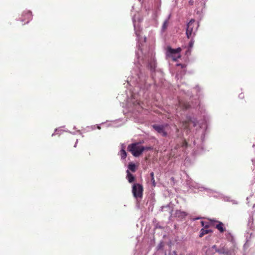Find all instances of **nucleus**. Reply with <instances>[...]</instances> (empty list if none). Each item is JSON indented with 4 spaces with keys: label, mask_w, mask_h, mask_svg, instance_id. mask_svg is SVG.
Here are the masks:
<instances>
[{
    "label": "nucleus",
    "mask_w": 255,
    "mask_h": 255,
    "mask_svg": "<svg viewBox=\"0 0 255 255\" xmlns=\"http://www.w3.org/2000/svg\"><path fill=\"white\" fill-rule=\"evenodd\" d=\"M96 129L95 126H92L90 127H87V129H85V130L86 131H89L90 130H94Z\"/></svg>",
    "instance_id": "28"
},
{
    "label": "nucleus",
    "mask_w": 255,
    "mask_h": 255,
    "mask_svg": "<svg viewBox=\"0 0 255 255\" xmlns=\"http://www.w3.org/2000/svg\"><path fill=\"white\" fill-rule=\"evenodd\" d=\"M195 21L194 19H191L187 24L186 34L188 39L194 36L199 26V23L196 24Z\"/></svg>",
    "instance_id": "4"
},
{
    "label": "nucleus",
    "mask_w": 255,
    "mask_h": 255,
    "mask_svg": "<svg viewBox=\"0 0 255 255\" xmlns=\"http://www.w3.org/2000/svg\"><path fill=\"white\" fill-rule=\"evenodd\" d=\"M168 126L167 124L162 125L154 124L152 125V127L158 133L161 134L163 137H167L168 133L165 130V128Z\"/></svg>",
    "instance_id": "8"
},
{
    "label": "nucleus",
    "mask_w": 255,
    "mask_h": 255,
    "mask_svg": "<svg viewBox=\"0 0 255 255\" xmlns=\"http://www.w3.org/2000/svg\"><path fill=\"white\" fill-rule=\"evenodd\" d=\"M129 171L130 170L132 172H135L136 170V167L134 163L130 162L128 165V169Z\"/></svg>",
    "instance_id": "19"
},
{
    "label": "nucleus",
    "mask_w": 255,
    "mask_h": 255,
    "mask_svg": "<svg viewBox=\"0 0 255 255\" xmlns=\"http://www.w3.org/2000/svg\"><path fill=\"white\" fill-rule=\"evenodd\" d=\"M191 39L189 43V49L186 52V55H190L191 51V49L192 48L194 43V40L193 38V37H191Z\"/></svg>",
    "instance_id": "17"
},
{
    "label": "nucleus",
    "mask_w": 255,
    "mask_h": 255,
    "mask_svg": "<svg viewBox=\"0 0 255 255\" xmlns=\"http://www.w3.org/2000/svg\"><path fill=\"white\" fill-rule=\"evenodd\" d=\"M66 131V132H69L71 133V134H76V132H71V131H68V130Z\"/></svg>",
    "instance_id": "40"
},
{
    "label": "nucleus",
    "mask_w": 255,
    "mask_h": 255,
    "mask_svg": "<svg viewBox=\"0 0 255 255\" xmlns=\"http://www.w3.org/2000/svg\"><path fill=\"white\" fill-rule=\"evenodd\" d=\"M187 119V120L184 122L187 123L189 126L191 124H192L194 127L199 125L200 129L198 130V132L201 133V137L200 138L194 139L193 144L194 145L197 144V147L198 148H200L201 150H203V142L205 137V131L208 128L207 121L204 119L198 121L195 118L190 117H188Z\"/></svg>",
    "instance_id": "2"
},
{
    "label": "nucleus",
    "mask_w": 255,
    "mask_h": 255,
    "mask_svg": "<svg viewBox=\"0 0 255 255\" xmlns=\"http://www.w3.org/2000/svg\"><path fill=\"white\" fill-rule=\"evenodd\" d=\"M173 255H177V253H176V251H173Z\"/></svg>",
    "instance_id": "43"
},
{
    "label": "nucleus",
    "mask_w": 255,
    "mask_h": 255,
    "mask_svg": "<svg viewBox=\"0 0 255 255\" xmlns=\"http://www.w3.org/2000/svg\"><path fill=\"white\" fill-rule=\"evenodd\" d=\"M121 146L122 148L119 152V154L120 155L122 159H125L127 157V152L125 150V146L124 145V144H122Z\"/></svg>",
    "instance_id": "15"
},
{
    "label": "nucleus",
    "mask_w": 255,
    "mask_h": 255,
    "mask_svg": "<svg viewBox=\"0 0 255 255\" xmlns=\"http://www.w3.org/2000/svg\"><path fill=\"white\" fill-rule=\"evenodd\" d=\"M229 197H226V198H225V201H229Z\"/></svg>",
    "instance_id": "41"
},
{
    "label": "nucleus",
    "mask_w": 255,
    "mask_h": 255,
    "mask_svg": "<svg viewBox=\"0 0 255 255\" xmlns=\"http://www.w3.org/2000/svg\"><path fill=\"white\" fill-rule=\"evenodd\" d=\"M74 129H76V128L75 126L74 127Z\"/></svg>",
    "instance_id": "48"
},
{
    "label": "nucleus",
    "mask_w": 255,
    "mask_h": 255,
    "mask_svg": "<svg viewBox=\"0 0 255 255\" xmlns=\"http://www.w3.org/2000/svg\"><path fill=\"white\" fill-rule=\"evenodd\" d=\"M182 146L183 148H186V147L188 146V143H187V142L185 140H184L183 141Z\"/></svg>",
    "instance_id": "30"
},
{
    "label": "nucleus",
    "mask_w": 255,
    "mask_h": 255,
    "mask_svg": "<svg viewBox=\"0 0 255 255\" xmlns=\"http://www.w3.org/2000/svg\"><path fill=\"white\" fill-rule=\"evenodd\" d=\"M226 249L224 247H222L220 249H216V252L219 253V254L222 255L224 254L225 253Z\"/></svg>",
    "instance_id": "24"
},
{
    "label": "nucleus",
    "mask_w": 255,
    "mask_h": 255,
    "mask_svg": "<svg viewBox=\"0 0 255 255\" xmlns=\"http://www.w3.org/2000/svg\"><path fill=\"white\" fill-rule=\"evenodd\" d=\"M127 80V84L134 86L133 89L126 91L125 94L119 95L117 99L121 106L124 108L133 109L137 111L146 110L145 108L144 100L148 96L146 93L145 87L152 86L146 82V77L143 74L138 65L131 71V76Z\"/></svg>",
    "instance_id": "1"
},
{
    "label": "nucleus",
    "mask_w": 255,
    "mask_h": 255,
    "mask_svg": "<svg viewBox=\"0 0 255 255\" xmlns=\"http://www.w3.org/2000/svg\"><path fill=\"white\" fill-rule=\"evenodd\" d=\"M228 235H230V236H231V234L230 233H228Z\"/></svg>",
    "instance_id": "49"
},
{
    "label": "nucleus",
    "mask_w": 255,
    "mask_h": 255,
    "mask_svg": "<svg viewBox=\"0 0 255 255\" xmlns=\"http://www.w3.org/2000/svg\"><path fill=\"white\" fill-rule=\"evenodd\" d=\"M146 37H144V42L146 41Z\"/></svg>",
    "instance_id": "47"
},
{
    "label": "nucleus",
    "mask_w": 255,
    "mask_h": 255,
    "mask_svg": "<svg viewBox=\"0 0 255 255\" xmlns=\"http://www.w3.org/2000/svg\"><path fill=\"white\" fill-rule=\"evenodd\" d=\"M181 48L178 47L176 49H173L170 46L167 47L166 55L168 57H170L174 61H176L181 57L180 52Z\"/></svg>",
    "instance_id": "6"
},
{
    "label": "nucleus",
    "mask_w": 255,
    "mask_h": 255,
    "mask_svg": "<svg viewBox=\"0 0 255 255\" xmlns=\"http://www.w3.org/2000/svg\"><path fill=\"white\" fill-rule=\"evenodd\" d=\"M128 150L135 157H138L144 151V148L138 143H133L128 145Z\"/></svg>",
    "instance_id": "5"
},
{
    "label": "nucleus",
    "mask_w": 255,
    "mask_h": 255,
    "mask_svg": "<svg viewBox=\"0 0 255 255\" xmlns=\"http://www.w3.org/2000/svg\"><path fill=\"white\" fill-rule=\"evenodd\" d=\"M78 139H77V140H76V142H75V145H74V147H76L77 144V143H78Z\"/></svg>",
    "instance_id": "39"
},
{
    "label": "nucleus",
    "mask_w": 255,
    "mask_h": 255,
    "mask_svg": "<svg viewBox=\"0 0 255 255\" xmlns=\"http://www.w3.org/2000/svg\"><path fill=\"white\" fill-rule=\"evenodd\" d=\"M64 130H63L61 128H56L55 129V132L52 134V136H53L55 134H60L62 132H63ZM65 131L66 130H65Z\"/></svg>",
    "instance_id": "21"
},
{
    "label": "nucleus",
    "mask_w": 255,
    "mask_h": 255,
    "mask_svg": "<svg viewBox=\"0 0 255 255\" xmlns=\"http://www.w3.org/2000/svg\"><path fill=\"white\" fill-rule=\"evenodd\" d=\"M195 89L198 91H200V88H199V87L198 86H196V87H195Z\"/></svg>",
    "instance_id": "37"
},
{
    "label": "nucleus",
    "mask_w": 255,
    "mask_h": 255,
    "mask_svg": "<svg viewBox=\"0 0 255 255\" xmlns=\"http://www.w3.org/2000/svg\"><path fill=\"white\" fill-rule=\"evenodd\" d=\"M32 18V12L30 10H25L23 11L22 14V17L21 18V21L23 22L27 20V21L24 23H28Z\"/></svg>",
    "instance_id": "11"
},
{
    "label": "nucleus",
    "mask_w": 255,
    "mask_h": 255,
    "mask_svg": "<svg viewBox=\"0 0 255 255\" xmlns=\"http://www.w3.org/2000/svg\"><path fill=\"white\" fill-rule=\"evenodd\" d=\"M142 147L144 148V150H148L151 149V147H150V146H142Z\"/></svg>",
    "instance_id": "31"
},
{
    "label": "nucleus",
    "mask_w": 255,
    "mask_h": 255,
    "mask_svg": "<svg viewBox=\"0 0 255 255\" xmlns=\"http://www.w3.org/2000/svg\"><path fill=\"white\" fill-rule=\"evenodd\" d=\"M176 215L178 217L184 218L187 215V214L185 212L177 210L176 212Z\"/></svg>",
    "instance_id": "20"
},
{
    "label": "nucleus",
    "mask_w": 255,
    "mask_h": 255,
    "mask_svg": "<svg viewBox=\"0 0 255 255\" xmlns=\"http://www.w3.org/2000/svg\"><path fill=\"white\" fill-rule=\"evenodd\" d=\"M213 231L210 229H205L204 228L201 229L200 232L199 234V237L202 238L205 235L207 234L210 233H212Z\"/></svg>",
    "instance_id": "16"
},
{
    "label": "nucleus",
    "mask_w": 255,
    "mask_h": 255,
    "mask_svg": "<svg viewBox=\"0 0 255 255\" xmlns=\"http://www.w3.org/2000/svg\"><path fill=\"white\" fill-rule=\"evenodd\" d=\"M181 92H183V94L186 95L188 97H191V93L189 91H187V92L183 89H180Z\"/></svg>",
    "instance_id": "26"
},
{
    "label": "nucleus",
    "mask_w": 255,
    "mask_h": 255,
    "mask_svg": "<svg viewBox=\"0 0 255 255\" xmlns=\"http://www.w3.org/2000/svg\"><path fill=\"white\" fill-rule=\"evenodd\" d=\"M132 20L133 24L134 29L135 31V33L137 37V40L138 41L139 37V27H138V23L140 22V19H138V21L137 22L135 19V16H133L132 17Z\"/></svg>",
    "instance_id": "12"
},
{
    "label": "nucleus",
    "mask_w": 255,
    "mask_h": 255,
    "mask_svg": "<svg viewBox=\"0 0 255 255\" xmlns=\"http://www.w3.org/2000/svg\"><path fill=\"white\" fill-rule=\"evenodd\" d=\"M252 162H253V165L255 166V160H252Z\"/></svg>",
    "instance_id": "42"
},
{
    "label": "nucleus",
    "mask_w": 255,
    "mask_h": 255,
    "mask_svg": "<svg viewBox=\"0 0 255 255\" xmlns=\"http://www.w3.org/2000/svg\"><path fill=\"white\" fill-rule=\"evenodd\" d=\"M161 211H168L169 212V213L170 214H171V213L172 212V208L171 207V206L169 204H168L166 206L161 207Z\"/></svg>",
    "instance_id": "18"
},
{
    "label": "nucleus",
    "mask_w": 255,
    "mask_h": 255,
    "mask_svg": "<svg viewBox=\"0 0 255 255\" xmlns=\"http://www.w3.org/2000/svg\"><path fill=\"white\" fill-rule=\"evenodd\" d=\"M201 224L202 226H203L204 228L207 229L210 227V225L208 222L201 221Z\"/></svg>",
    "instance_id": "27"
},
{
    "label": "nucleus",
    "mask_w": 255,
    "mask_h": 255,
    "mask_svg": "<svg viewBox=\"0 0 255 255\" xmlns=\"http://www.w3.org/2000/svg\"><path fill=\"white\" fill-rule=\"evenodd\" d=\"M143 191V189L141 184L139 183H135L132 185V193L134 197L136 199L142 198Z\"/></svg>",
    "instance_id": "7"
},
{
    "label": "nucleus",
    "mask_w": 255,
    "mask_h": 255,
    "mask_svg": "<svg viewBox=\"0 0 255 255\" xmlns=\"http://www.w3.org/2000/svg\"><path fill=\"white\" fill-rule=\"evenodd\" d=\"M215 254V252H213L212 248H209L206 251V255H214Z\"/></svg>",
    "instance_id": "25"
},
{
    "label": "nucleus",
    "mask_w": 255,
    "mask_h": 255,
    "mask_svg": "<svg viewBox=\"0 0 255 255\" xmlns=\"http://www.w3.org/2000/svg\"><path fill=\"white\" fill-rule=\"evenodd\" d=\"M177 66H181L183 67V65L181 64H177Z\"/></svg>",
    "instance_id": "44"
},
{
    "label": "nucleus",
    "mask_w": 255,
    "mask_h": 255,
    "mask_svg": "<svg viewBox=\"0 0 255 255\" xmlns=\"http://www.w3.org/2000/svg\"><path fill=\"white\" fill-rule=\"evenodd\" d=\"M77 132L78 133H79L80 135H81V136H82V137H84V135H83V134H82V132L81 131V130H78L77 131Z\"/></svg>",
    "instance_id": "35"
},
{
    "label": "nucleus",
    "mask_w": 255,
    "mask_h": 255,
    "mask_svg": "<svg viewBox=\"0 0 255 255\" xmlns=\"http://www.w3.org/2000/svg\"><path fill=\"white\" fill-rule=\"evenodd\" d=\"M239 97L240 99H243L244 98V95L243 93H241L239 95Z\"/></svg>",
    "instance_id": "33"
},
{
    "label": "nucleus",
    "mask_w": 255,
    "mask_h": 255,
    "mask_svg": "<svg viewBox=\"0 0 255 255\" xmlns=\"http://www.w3.org/2000/svg\"><path fill=\"white\" fill-rule=\"evenodd\" d=\"M150 175L151 176V182L152 183V186L155 187L156 186V182L154 179V173L153 172H151Z\"/></svg>",
    "instance_id": "23"
},
{
    "label": "nucleus",
    "mask_w": 255,
    "mask_h": 255,
    "mask_svg": "<svg viewBox=\"0 0 255 255\" xmlns=\"http://www.w3.org/2000/svg\"><path fill=\"white\" fill-rule=\"evenodd\" d=\"M135 55H136V56L137 57V59H138L139 58L138 52L136 51L135 52Z\"/></svg>",
    "instance_id": "38"
},
{
    "label": "nucleus",
    "mask_w": 255,
    "mask_h": 255,
    "mask_svg": "<svg viewBox=\"0 0 255 255\" xmlns=\"http://www.w3.org/2000/svg\"><path fill=\"white\" fill-rule=\"evenodd\" d=\"M97 128H98V129H100V128H101L99 126H97Z\"/></svg>",
    "instance_id": "45"
},
{
    "label": "nucleus",
    "mask_w": 255,
    "mask_h": 255,
    "mask_svg": "<svg viewBox=\"0 0 255 255\" xmlns=\"http://www.w3.org/2000/svg\"><path fill=\"white\" fill-rule=\"evenodd\" d=\"M147 66L149 69H150L151 73H153L155 71V69L156 67V60L155 59L154 56L152 54L150 57H148L147 59Z\"/></svg>",
    "instance_id": "9"
},
{
    "label": "nucleus",
    "mask_w": 255,
    "mask_h": 255,
    "mask_svg": "<svg viewBox=\"0 0 255 255\" xmlns=\"http://www.w3.org/2000/svg\"><path fill=\"white\" fill-rule=\"evenodd\" d=\"M211 248H212V250L213 249L215 250L216 252V249H218L216 245H213L212 247H211Z\"/></svg>",
    "instance_id": "34"
},
{
    "label": "nucleus",
    "mask_w": 255,
    "mask_h": 255,
    "mask_svg": "<svg viewBox=\"0 0 255 255\" xmlns=\"http://www.w3.org/2000/svg\"><path fill=\"white\" fill-rule=\"evenodd\" d=\"M127 176L126 179L128 180L129 183H132L134 181L135 177L129 172L128 170L126 171Z\"/></svg>",
    "instance_id": "14"
},
{
    "label": "nucleus",
    "mask_w": 255,
    "mask_h": 255,
    "mask_svg": "<svg viewBox=\"0 0 255 255\" xmlns=\"http://www.w3.org/2000/svg\"><path fill=\"white\" fill-rule=\"evenodd\" d=\"M210 221L211 222H216L217 223L215 227L220 231V233H223L226 231L224 225L222 222L214 219H210Z\"/></svg>",
    "instance_id": "13"
},
{
    "label": "nucleus",
    "mask_w": 255,
    "mask_h": 255,
    "mask_svg": "<svg viewBox=\"0 0 255 255\" xmlns=\"http://www.w3.org/2000/svg\"><path fill=\"white\" fill-rule=\"evenodd\" d=\"M225 253H224V254L225 255H231L230 251L228 250H227V249H226V250L225 251Z\"/></svg>",
    "instance_id": "32"
},
{
    "label": "nucleus",
    "mask_w": 255,
    "mask_h": 255,
    "mask_svg": "<svg viewBox=\"0 0 255 255\" xmlns=\"http://www.w3.org/2000/svg\"><path fill=\"white\" fill-rule=\"evenodd\" d=\"M202 218L201 217H196V218L194 219L193 220L195 221V220H199V219H202Z\"/></svg>",
    "instance_id": "36"
},
{
    "label": "nucleus",
    "mask_w": 255,
    "mask_h": 255,
    "mask_svg": "<svg viewBox=\"0 0 255 255\" xmlns=\"http://www.w3.org/2000/svg\"><path fill=\"white\" fill-rule=\"evenodd\" d=\"M138 48L139 49V48H140V45H139V44H138Z\"/></svg>",
    "instance_id": "46"
},
{
    "label": "nucleus",
    "mask_w": 255,
    "mask_h": 255,
    "mask_svg": "<svg viewBox=\"0 0 255 255\" xmlns=\"http://www.w3.org/2000/svg\"><path fill=\"white\" fill-rule=\"evenodd\" d=\"M168 23V19H166L164 21L163 25L162 26V28H161V32H164L165 30H166V29L167 28Z\"/></svg>",
    "instance_id": "22"
},
{
    "label": "nucleus",
    "mask_w": 255,
    "mask_h": 255,
    "mask_svg": "<svg viewBox=\"0 0 255 255\" xmlns=\"http://www.w3.org/2000/svg\"><path fill=\"white\" fill-rule=\"evenodd\" d=\"M186 184L191 189H197L199 191L206 190L209 196L217 197V194L218 193L210 189L206 188L204 187H200L198 183L194 182L189 176L187 177L186 180Z\"/></svg>",
    "instance_id": "3"
},
{
    "label": "nucleus",
    "mask_w": 255,
    "mask_h": 255,
    "mask_svg": "<svg viewBox=\"0 0 255 255\" xmlns=\"http://www.w3.org/2000/svg\"><path fill=\"white\" fill-rule=\"evenodd\" d=\"M179 104L181 108L184 110H191L194 109L196 106V104H192L191 105L189 102H187L184 100L181 99H179Z\"/></svg>",
    "instance_id": "10"
},
{
    "label": "nucleus",
    "mask_w": 255,
    "mask_h": 255,
    "mask_svg": "<svg viewBox=\"0 0 255 255\" xmlns=\"http://www.w3.org/2000/svg\"><path fill=\"white\" fill-rule=\"evenodd\" d=\"M164 244L163 242H161L157 246L156 249L157 250H159L162 249L163 248Z\"/></svg>",
    "instance_id": "29"
}]
</instances>
